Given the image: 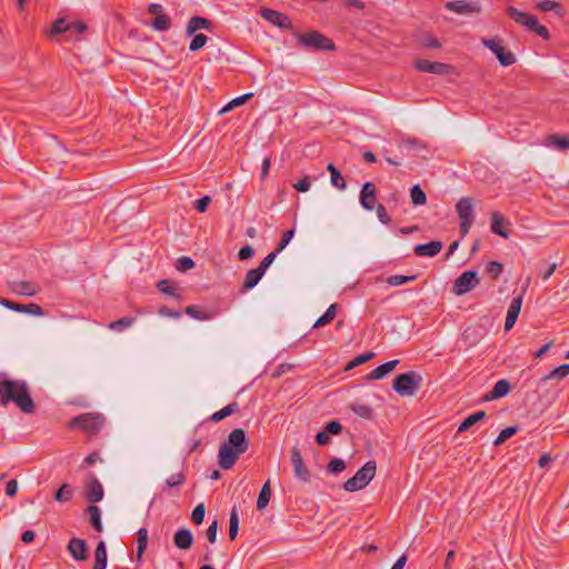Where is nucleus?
<instances>
[{
	"instance_id": "4d7b16f0",
	"label": "nucleus",
	"mask_w": 569,
	"mask_h": 569,
	"mask_svg": "<svg viewBox=\"0 0 569 569\" xmlns=\"http://www.w3.org/2000/svg\"><path fill=\"white\" fill-rule=\"evenodd\" d=\"M184 482H186V476L182 472L173 473L166 480V485L169 488L181 486Z\"/></svg>"
},
{
	"instance_id": "b1692460",
	"label": "nucleus",
	"mask_w": 569,
	"mask_h": 569,
	"mask_svg": "<svg viewBox=\"0 0 569 569\" xmlns=\"http://www.w3.org/2000/svg\"><path fill=\"white\" fill-rule=\"evenodd\" d=\"M12 290L18 295L32 297L39 292L40 287L36 282L16 281L12 283Z\"/></svg>"
},
{
	"instance_id": "338daca9",
	"label": "nucleus",
	"mask_w": 569,
	"mask_h": 569,
	"mask_svg": "<svg viewBox=\"0 0 569 569\" xmlns=\"http://www.w3.org/2000/svg\"><path fill=\"white\" fill-rule=\"evenodd\" d=\"M311 187V181L308 176L300 179L297 183L293 184V188L299 192H307Z\"/></svg>"
},
{
	"instance_id": "c756f323",
	"label": "nucleus",
	"mask_w": 569,
	"mask_h": 569,
	"mask_svg": "<svg viewBox=\"0 0 569 569\" xmlns=\"http://www.w3.org/2000/svg\"><path fill=\"white\" fill-rule=\"evenodd\" d=\"M86 513L89 516V521L97 532H102L103 526L101 522V513L99 507L91 505L86 509Z\"/></svg>"
},
{
	"instance_id": "7ed1b4c3",
	"label": "nucleus",
	"mask_w": 569,
	"mask_h": 569,
	"mask_svg": "<svg viewBox=\"0 0 569 569\" xmlns=\"http://www.w3.org/2000/svg\"><path fill=\"white\" fill-rule=\"evenodd\" d=\"M106 426V417L99 412H87L72 418L69 427L81 429L90 437L97 436Z\"/></svg>"
},
{
	"instance_id": "473e14b6",
	"label": "nucleus",
	"mask_w": 569,
	"mask_h": 569,
	"mask_svg": "<svg viewBox=\"0 0 569 569\" xmlns=\"http://www.w3.org/2000/svg\"><path fill=\"white\" fill-rule=\"evenodd\" d=\"M271 498V487H270V480H267L264 485L262 486L258 500H257V509L263 510L269 505Z\"/></svg>"
},
{
	"instance_id": "49530a36",
	"label": "nucleus",
	"mask_w": 569,
	"mask_h": 569,
	"mask_svg": "<svg viewBox=\"0 0 569 569\" xmlns=\"http://www.w3.org/2000/svg\"><path fill=\"white\" fill-rule=\"evenodd\" d=\"M518 430H519L518 426H510V427L502 429L500 431L499 436L495 439L493 445L495 446L502 445L507 439L515 436L518 432Z\"/></svg>"
},
{
	"instance_id": "39448f33",
	"label": "nucleus",
	"mask_w": 569,
	"mask_h": 569,
	"mask_svg": "<svg viewBox=\"0 0 569 569\" xmlns=\"http://www.w3.org/2000/svg\"><path fill=\"white\" fill-rule=\"evenodd\" d=\"M507 14L517 23L527 27L529 31L537 33L542 39H550V33L548 29L545 26L540 24L535 16L520 11L515 7H508Z\"/></svg>"
},
{
	"instance_id": "4c0bfd02",
	"label": "nucleus",
	"mask_w": 569,
	"mask_h": 569,
	"mask_svg": "<svg viewBox=\"0 0 569 569\" xmlns=\"http://www.w3.org/2000/svg\"><path fill=\"white\" fill-rule=\"evenodd\" d=\"M137 558L138 561L141 560L144 550L148 545V530L146 528H140L137 532Z\"/></svg>"
},
{
	"instance_id": "f8f14e48",
	"label": "nucleus",
	"mask_w": 569,
	"mask_h": 569,
	"mask_svg": "<svg viewBox=\"0 0 569 569\" xmlns=\"http://www.w3.org/2000/svg\"><path fill=\"white\" fill-rule=\"evenodd\" d=\"M290 460L293 467L295 477L298 478L300 481L309 482L311 473L303 462L299 448L296 446L290 451Z\"/></svg>"
},
{
	"instance_id": "c9c22d12",
	"label": "nucleus",
	"mask_w": 569,
	"mask_h": 569,
	"mask_svg": "<svg viewBox=\"0 0 569 569\" xmlns=\"http://www.w3.org/2000/svg\"><path fill=\"white\" fill-rule=\"evenodd\" d=\"M486 417V412L480 410V411H477L470 416H468L459 426L458 428V432L461 433V432H465L467 431L468 429H470L473 425H476L477 422H479L480 420H482L483 418Z\"/></svg>"
},
{
	"instance_id": "c03bdc74",
	"label": "nucleus",
	"mask_w": 569,
	"mask_h": 569,
	"mask_svg": "<svg viewBox=\"0 0 569 569\" xmlns=\"http://www.w3.org/2000/svg\"><path fill=\"white\" fill-rule=\"evenodd\" d=\"M411 201L415 206H421L427 202V196L419 184L410 189Z\"/></svg>"
},
{
	"instance_id": "4be33fe9",
	"label": "nucleus",
	"mask_w": 569,
	"mask_h": 569,
	"mask_svg": "<svg viewBox=\"0 0 569 569\" xmlns=\"http://www.w3.org/2000/svg\"><path fill=\"white\" fill-rule=\"evenodd\" d=\"M192 542L193 536L189 529L181 528L174 533L173 543L177 548L188 550L192 546Z\"/></svg>"
},
{
	"instance_id": "f704fd0d",
	"label": "nucleus",
	"mask_w": 569,
	"mask_h": 569,
	"mask_svg": "<svg viewBox=\"0 0 569 569\" xmlns=\"http://www.w3.org/2000/svg\"><path fill=\"white\" fill-rule=\"evenodd\" d=\"M537 9L543 12L553 11L558 17H562L565 11L559 2L552 0H543L536 4Z\"/></svg>"
},
{
	"instance_id": "a878e982",
	"label": "nucleus",
	"mask_w": 569,
	"mask_h": 569,
	"mask_svg": "<svg viewBox=\"0 0 569 569\" xmlns=\"http://www.w3.org/2000/svg\"><path fill=\"white\" fill-rule=\"evenodd\" d=\"M108 563L107 546L104 541H99L94 550V563L92 569H106Z\"/></svg>"
},
{
	"instance_id": "5701e85b",
	"label": "nucleus",
	"mask_w": 569,
	"mask_h": 569,
	"mask_svg": "<svg viewBox=\"0 0 569 569\" xmlns=\"http://www.w3.org/2000/svg\"><path fill=\"white\" fill-rule=\"evenodd\" d=\"M510 391V382L506 379L498 380L492 390L485 396V400L491 401L507 396Z\"/></svg>"
},
{
	"instance_id": "aec40b11",
	"label": "nucleus",
	"mask_w": 569,
	"mask_h": 569,
	"mask_svg": "<svg viewBox=\"0 0 569 569\" xmlns=\"http://www.w3.org/2000/svg\"><path fill=\"white\" fill-rule=\"evenodd\" d=\"M521 306H522V296L515 297L511 300L508 311H507L506 321H505V330L506 331L510 330L515 326V323L518 319V316L520 313Z\"/></svg>"
},
{
	"instance_id": "f03ea898",
	"label": "nucleus",
	"mask_w": 569,
	"mask_h": 569,
	"mask_svg": "<svg viewBox=\"0 0 569 569\" xmlns=\"http://www.w3.org/2000/svg\"><path fill=\"white\" fill-rule=\"evenodd\" d=\"M249 448L246 432L241 428L233 429L218 451V465L221 469H231L239 457Z\"/></svg>"
},
{
	"instance_id": "603ef678",
	"label": "nucleus",
	"mask_w": 569,
	"mask_h": 569,
	"mask_svg": "<svg viewBox=\"0 0 569 569\" xmlns=\"http://www.w3.org/2000/svg\"><path fill=\"white\" fill-rule=\"evenodd\" d=\"M64 32H70V23L67 22V20H64V19H58L57 21H54L50 33L52 36H54V34H60V33H64Z\"/></svg>"
},
{
	"instance_id": "6e6d98bb",
	"label": "nucleus",
	"mask_w": 569,
	"mask_h": 569,
	"mask_svg": "<svg viewBox=\"0 0 569 569\" xmlns=\"http://www.w3.org/2000/svg\"><path fill=\"white\" fill-rule=\"evenodd\" d=\"M208 41V37L203 33H198L196 34L190 44H189V50L190 51H198L199 49H201Z\"/></svg>"
},
{
	"instance_id": "cd10ccee",
	"label": "nucleus",
	"mask_w": 569,
	"mask_h": 569,
	"mask_svg": "<svg viewBox=\"0 0 569 569\" xmlns=\"http://www.w3.org/2000/svg\"><path fill=\"white\" fill-rule=\"evenodd\" d=\"M569 375V363H563L553 370H551L548 375L540 379L539 386H542L549 380H562Z\"/></svg>"
},
{
	"instance_id": "de8ad7c7",
	"label": "nucleus",
	"mask_w": 569,
	"mask_h": 569,
	"mask_svg": "<svg viewBox=\"0 0 569 569\" xmlns=\"http://www.w3.org/2000/svg\"><path fill=\"white\" fill-rule=\"evenodd\" d=\"M151 26L158 31H167L171 27V20L164 13L158 14V17H156L152 21Z\"/></svg>"
},
{
	"instance_id": "37998d69",
	"label": "nucleus",
	"mask_w": 569,
	"mask_h": 569,
	"mask_svg": "<svg viewBox=\"0 0 569 569\" xmlns=\"http://www.w3.org/2000/svg\"><path fill=\"white\" fill-rule=\"evenodd\" d=\"M73 488L69 483H63L57 490L54 499L59 502L69 501L72 498Z\"/></svg>"
},
{
	"instance_id": "7c9ffc66",
	"label": "nucleus",
	"mask_w": 569,
	"mask_h": 569,
	"mask_svg": "<svg viewBox=\"0 0 569 569\" xmlns=\"http://www.w3.org/2000/svg\"><path fill=\"white\" fill-rule=\"evenodd\" d=\"M263 274L264 273L261 272L259 270V268L249 270L247 272L246 277H244V281H243V284H242V290L247 291V290H250V289L254 288L258 284V282L261 280Z\"/></svg>"
},
{
	"instance_id": "13d9d810",
	"label": "nucleus",
	"mask_w": 569,
	"mask_h": 569,
	"mask_svg": "<svg viewBox=\"0 0 569 569\" xmlns=\"http://www.w3.org/2000/svg\"><path fill=\"white\" fill-rule=\"evenodd\" d=\"M323 431L326 432V435H328L330 437V435L332 436H337L339 433H341L342 431V425L338 421V420H332L330 422H328L325 428H323Z\"/></svg>"
},
{
	"instance_id": "1a4fd4ad",
	"label": "nucleus",
	"mask_w": 569,
	"mask_h": 569,
	"mask_svg": "<svg viewBox=\"0 0 569 569\" xmlns=\"http://www.w3.org/2000/svg\"><path fill=\"white\" fill-rule=\"evenodd\" d=\"M480 283L478 272L475 270H467L462 272L453 282L452 292L456 296H463L471 291Z\"/></svg>"
},
{
	"instance_id": "bf43d9fd",
	"label": "nucleus",
	"mask_w": 569,
	"mask_h": 569,
	"mask_svg": "<svg viewBox=\"0 0 569 569\" xmlns=\"http://www.w3.org/2000/svg\"><path fill=\"white\" fill-rule=\"evenodd\" d=\"M293 236H295V229H290V230H287L286 232H283V234L278 243V247L276 249L277 252L280 253L290 243Z\"/></svg>"
},
{
	"instance_id": "9d476101",
	"label": "nucleus",
	"mask_w": 569,
	"mask_h": 569,
	"mask_svg": "<svg viewBox=\"0 0 569 569\" xmlns=\"http://www.w3.org/2000/svg\"><path fill=\"white\" fill-rule=\"evenodd\" d=\"M482 44L491 50L501 66L509 67L516 62V57L511 51L506 50L498 40L483 38Z\"/></svg>"
},
{
	"instance_id": "58836bf2",
	"label": "nucleus",
	"mask_w": 569,
	"mask_h": 569,
	"mask_svg": "<svg viewBox=\"0 0 569 569\" xmlns=\"http://www.w3.org/2000/svg\"><path fill=\"white\" fill-rule=\"evenodd\" d=\"M349 409L355 412L357 416L363 419H372L373 417V410L368 405L362 403H350Z\"/></svg>"
},
{
	"instance_id": "bb28decb",
	"label": "nucleus",
	"mask_w": 569,
	"mask_h": 569,
	"mask_svg": "<svg viewBox=\"0 0 569 569\" xmlns=\"http://www.w3.org/2000/svg\"><path fill=\"white\" fill-rule=\"evenodd\" d=\"M490 221H491V231L505 239H508L509 238V233L506 229H503V226H505V218L501 213H499L498 211H495L491 213V217H490Z\"/></svg>"
},
{
	"instance_id": "a211bd4d",
	"label": "nucleus",
	"mask_w": 569,
	"mask_h": 569,
	"mask_svg": "<svg viewBox=\"0 0 569 569\" xmlns=\"http://www.w3.org/2000/svg\"><path fill=\"white\" fill-rule=\"evenodd\" d=\"M0 303L2 306H4L6 308H8L10 310L18 311V312L29 313V315L38 316V317L43 315L42 307L37 303L21 305V303H16V302L4 299V298L0 299Z\"/></svg>"
},
{
	"instance_id": "3c124183",
	"label": "nucleus",
	"mask_w": 569,
	"mask_h": 569,
	"mask_svg": "<svg viewBox=\"0 0 569 569\" xmlns=\"http://www.w3.org/2000/svg\"><path fill=\"white\" fill-rule=\"evenodd\" d=\"M486 270L488 272V274L493 279H498L500 277V274L502 273L503 271V264L499 261H490L487 267H486Z\"/></svg>"
},
{
	"instance_id": "a19ab883",
	"label": "nucleus",
	"mask_w": 569,
	"mask_h": 569,
	"mask_svg": "<svg viewBox=\"0 0 569 569\" xmlns=\"http://www.w3.org/2000/svg\"><path fill=\"white\" fill-rule=\"evenodd\" d=\"M184 312L192 317L193 319H197V320H210L213 318V315L212 313H208L206 311H203L200 307L198 306H188L184 310Z\"/></svg>"
},
{
	"instance_id": "412c9836",
	"label": "nucleus",
	"mask_w": 569,
	"mask_h": 569,
	"mask_svg": "<svg viewBox=\"0 0 569 569\" xmlns=\"http://www.w3.org/2000/svg\"><path fill=\"white\" fill-rule=\"evenodd\" d=\"M442 249L441 241H430L428 243H420L415 246L413 252L419 257H435Z\"/></svg>"
},
{
	"instance_id": "0eeeda50",
	"label": "nucleus",
	"mask_w": 569,
	"mask_h": 569,
	"mask_svg": "<svg viewBox=\"0 0 569 569\" xmlns=\"http://www.w3.org/2000/svg\"><path fill=\"white\" fill-rule=\"evenodd\" d=\"M376 462L370 460L367 461L353 477L349 478L343 483V489L349 492H355L360 489H363L375 477L376 475Z\"/></svg>"
},
{
	"instance_id": "72a5a7b5",
	"label": "nucleus",
	"mask_w": 569,
	"mask_h": 569,
	"mask_svg": "<svg viewBox=\"0 0 569 569\" xmlns=\"http://www.w3.org/2000/svg\"><path fill=\"white\" fill-rule=\"evenodd\" d=\"M327 170L330 172L331 184L339 190H345L347 184L340 171L332 163L328 164Z\"/></svg>"
},
{
	"instance_id": "052dcab7",
	"label": "nucleus",
	"mask_w": 569,
	"mask_h": 569,
	"mask_svg": "<svg viewBox=\"0 0 569 569\" xmlns=\"http://www.w3.org/2000/svg\"><path fill=\"white\" fill-rule=\"evenodd\" d=\"M194 267V261L189 257H181L177 260L176 268L179 271H188Z\"/></svg>"
},
{
	"instance_id": "864d4df0",
	"label": "nucleus",
	"mask_w": 569,
	"mask_h": 569,
	"mask_svg": "<svg viewBox=\"0 0 569 569\" xmlns=\"http://www.w3.org/2000/svg\"><path fill=\"white\" fill-rule=\"evenodd\" d=\"M346 469V463L342 459L340 458H332L328 466H327V470L328 472L330 473H340L342 472L343 470Z\"/></svg>"
},
{
	"instance_id": "69168bd1",
	"label": "nucleus",
	"mask_w": 569,
	"mask_h": 569,
	"mask_svg": "<svg viewBox=\"0 0 569 569\" xmlns=\"http://www.w3.org/2000/svg\"><path fill=\"white\" fill-rule=\"evenodd\" d=\"M211 202V197L210 196H203L202 198L198 199L196 202H194V209L199 212H204L207 211L208 209V206L210 204Z\"/></svg>"
},
{
	"instance_id": "e2e57ef3",
	"label": "nucleus",
	"mask_w": 569,
	"mask_h": 569,
	"mask_svg": "<svg viewBox=\"0 0 569 569\" xmlns=\"http://www.w3.org/2000/svg\"><path fill=\"white\" fill-rule=\"evenodd\" d=\"M278 253L279 252H277V250H274V251L270 252L269 254H267L260 262V264L258 267L259 270L264 273L267 271V269L270 267V264L274 261Z\"/></svg>"
},
{
	"instance_id": "a18cd8bd",
	"label": "nucleus",
	"mask_w": 569,
	"mask_h": 569,
	"mask_svg": "<svg viewBox=\"0 0 569 569\" xmlns=\"http://www.w3.org/2000/svg\"><path fill=\"white\" fill-rule=\"evenodd\" d=\"M239 531V516L236 508L231 510L230 519H229V537L231 540H234L238 536Z\"/></svg>"
},
{
	"instance_id": "6e6552de",
	"label": "nucleus",
	"mask_w": 569,
	"mask_h": 569,
	"mask_svg": "<svg viewBox=\"0 0 569 569\" xmlns=\"http://www.w3.org/2000/svg\"><path fill=\"white\" fill-rule=\"evenodd\" d=\"M456 210L460 219V232L462 237L467 236L473 223V202L469 197L461 198L457 204Z\"/></svg>"
},
{
	"instance_id": "dca6fc26",
	"label": "nucleus",
	"mask_w": 569,
	"mask_h": 569,
	"mask_svg": "<svg viewBox=\"0 0 569 569\" xmlns=\"http://www.w3.org/2000/svg\"><path fill=\"white\" fill-rule=\"evenodd\" d=\"M415 67L421 72L435 73V74H447L451 70V66L437 62L429 61L425 59L417 60Z\"/></svg>"
},
{
	"instance_id": "ea45409f",
	"label": "nucleus",
	"mask_w": 569,
	"mask_h": 569,
	"mask_svg": "<svg viewBox=\"0 0 569 569\" xmlns=\"http://www.w3.org/2000/svg\"><path fill=\"white\" fill-rule=\"evenodd\" d=\"M136 322L133 317H123L109 323V329L121 332L124 329L131 327Z\"/></svg>"
},
{
	"instance_id": "5fc2aeb1",
	"label": "nucleus",
	"mask_w": 569,
	"mask_h": 569,
	"mask_svg": "<svg viewBox=\"0 0 569 569\" xmlns=\"http://www.w3.org/2000/svg\"><path fill=\"white\" fill-rule=\"evenodd\" d=\"M206 515V507L203 503H199L194 507L191 513V520L196 525H201L203 522Z\"/></svg>"
},
{
	"instance_id": "393cba45",
	"label": "nucleus",
	"mask_w": 569,
	"mask_h": 569,
	"mask_svg": "<svg viewBox=\"0 0 569 569\" xmlns=\"http://www.w3.org/2000/svg\"><path fill=\"white\" fill-rule=\"evenodd\" d=\"M398 363H399V360H390L388 362H385V363L380 365L379 367H377L376 369H373L367 378L369 380L382 379L388 373H390L392 370H395V368L397 367Z\"/></svg>"
},
{
	"instance_id": "2eb2a0df",
	"label": "nucleus",
	"mask_w": 569,
	"mask_h": 569,
	"mask_svg": "<svg viewBox=\"0 0 569 569\" xmlns=\"http://www.w3.org/2000/svg\"><path fill=\"white\" fill-rule=\"evenodd\" d=\"M377 189L372 182H365L360 190V204L366 210H373L377 206Z\"/></svg>"
},
{
	"instance_id": "774afa93",
	"label": "nucleus",
	"mask_w": 569,
	"mask_h": 569,
	"mask_svg": "<svg viewBox=\"0 0 569 569\" xmlns=\"http://www.w3.org/2000/svg\"><path fill=\"white\" fill-rule=\"evenodd\" d=\"M421 44L423 47L436 48V49L440 48V46H441L440 41L437 38L430 36V34H426V36L422 37Z\"/></svg>"
},
{
	"instance_id": "8fccbe9b",
	"label": "nucleus",
	"mask_w": 569,
	"mask_h": 569,
	"mask_svg": "<svg viewBox=\"0 0 569 569\" xmlns=\"http://www.w3.org/2000/svg\"><path fill=\"white\" fill-rule=\"evenodd\" d=\"M373 357H375V352H372V351H368L363 355H359L347 365L346 370H350L360 365H363V363L368 362L369 360H371Z\"/></svg>"
},
{
	"instance_id": "f257e3e1",
	"label": "nucleus",
	"mask_w": 569,
	"mask_h": 569,
	"mask_svg": "<svg viewBox=\"0 0 569 569\" xmlns=\"http://www.w3.org/2000/svg\"><path fill=\"white\" fill-rule=\"evenodd\" d=\"M13 402L23 413H33L36 405L24 380H12L0 373V403Z\"/></svg>"
},
{
	"instance_id": "2f4dec72",
	"label": "nucleus",
	"mask_w": 569,
	"mask_h": 569,
	"mask_svg": "<svg viewBox=\"0 0 569 569\" xmlns=\"http://www.w3.org/2000/svg\"><path fill=\"white\" fill-rule=\"evenodd\" d=\"M238 409H239V405L237 402H231V403L227 405L226 407H223L222 409H220L219 411L213 412L210 416V420L212 422L217 423V422L226 419L227 417L231 416L232 413L237 412Z\"/></svg>"
},
{
	"instance_id": "f3484780",
	"label": "nucleus",
	"mask_w": 569,
	"mask_h": 569,
	"mask_svg": "<svg viewBox=\"0 0 569 569\" xmlns=\"http://www.w3.org/2000/svg\"><path fill=\"white\" fill-rule=\"evenodd\" d=\"M399 148L407 154L421 156L422 158L427 157L426 154H422V151L428 149V144L418 138L403 139L400 142Z\"/></svg>"
},
{
	"instance_id": "423d86ee",
	"label": "nucleus",
	"mask_w": 569,
	"mask_h": 569,
	"mask_svg": "<svg viewBox=\"0 0 569 569\" xmlns=\"http://www.w3.org/2000/svg\"><path fill=\"white\" fill-rule=\"evenodd\" d=\"M422 377L416 371H409L396 376L393 379V390L400 396H413L421 387Z\"/></svg>"
},
{
	"instance_id": "9b49d317",
	"label": "nucleus",
	"mask_w": 569,
	"mask_h": 569,
	"mask_svg": "<svg viewBox=\"0 0 569 569\" xmlns=\"http://www.w3.org/2000/svg\"><path fill=\"white\" fill-rule=\"evenodd\" d=\"M445 8L458 14H479L482 7L479 1L453 0L445 3Z\"/></svg>"
},
{
	"instance_id": "0e129e2a",
	"label": "nucleus",
	"mask_w": 569,
	"mask_h": 569,
	"mask_svg": "<svg viewBox=\"0 0 569 569\" xmlns=\"http://www.w3.org/2000/svg\"><path fill=\"white\" fill-rule=\"evenodd\" d=\"M375 209L377 212V217L381 223H383V224L391 223V219H390L389 214L387 213L386 208L382 204H380V203L377 204V207Z\"/></svg>"
},
{
	"instance_id": "ddd939ff",
	"label": "nucleus",
	"mask_w": 569,
	"mask_h": 569,
	"mask_svg": "<svg viewBox=\"0 0 569 569\" xmlns=\"http://www.w3.org/2000/svg\"><path fill=\"white\" fill-rule=\"evenodd\" d=\"M261 17L267 20L268 22L272 23L273 26L283 29V30H290L292 29L291 20L287 14L283 12L269 9V8H262L260 10Z\"/></svg>"
},
{
	"instance_id": "e433bc0d",
	"label": "nucleus",
	"mask_w": 569,
	"mask_h": 569,
	"mask_svg": "<svg viewBox=\"0 0 569 569\" xmlns=\"http://www.w3.org/2000/svg\"><path fill=\"white\" fill-rule=\"evenodd\" d=\"M338 307L337 305H330L326 312L317 319V321L313 323L312 328H319L323 327L328 323H330L337 316Z\"/></svg>"
},
{
	"instance_id": "20e7f679",
	"label": "nucleus",
	"mask_w": 569,
	"mask_h": 569,
	"mask_svg": "<svg viewBox=\"0 0 569 569\" xmlns=\"http://www.w3.org/2000/svg\"><path fill=\"white\" fill-rule=\"evenodd\" d=\"M296 39L301 48L313 51H333L335 42L320 33L319 31H309L306 33H297Z\"/></svg>"
},
{
	"instance_id": "6ab92c4d",
	"label": "nucleus",
	"mask_w": 569,
	"mask_h": 569,
	"mask_svg": "<svg viewBox=\"0 0 569 569\" xmlns=\"http://www.w3.org/2000/svg\"><path fill=\"white\" fill-rule=\"evenodd\" d=\"M67 549L72 558L78 561H84L88 558V545L81 538H71Z\"/></svg>"
},
{
	"instance_id": "680f3d73",
	"label": "nucleus",
	"mask_w": 569,
	"mask_h": 569,
	"mask_svg": "<svg viewBox=\"0 0 569 569\" xmlns=\"http://www.w3.org/2000/svg\"><path fill=\"white\" fill-rule=\"evenodd\" d=\"M218 526V520L214 519L206 530V537L210 543H214L217 540Z\"/></svg>"
},
{
	"instance_id": "09e8293b",
	"label": "nucleus",
	"mask_w": 569,
	"mask_h": 569,
	"mask_svg": "<svg viewBox=\"0 0 569 569\" xmlns=\"http://www.w3.org/2000/svg\"><path fill=\"white\" fill-rule=\"evenodd\" d=\"M417 278V274L413 276H402V274H392L387 278V283L392 287H398L405 284L409 281H412Z\"/></svg>"
},
{
	"instance_id": "79ce46f5",
	"label": "nucleus",
	"mask_w": 569,
	"mask_h": 569,
	"mask_svg": "<svg viewBox=\"0 0 569 569\" xmlns=\"http://www.w3.org/2000/svg\"><path fill=\"white\" fill-rule=\"evenodd\" d=\"M547 146H553L559 150H568L569 149V138L559 134H551L547 138Z\"/></svg>"
},
{
	"instance_id": "c85d7f7f",
	"label": "nucleus",
	"mask_w": 569,
	"mask_h": 569,
	"mask_svg": "<svg viewBox=\"0 0 569 569\" xmlns=\"http://www.w3.org/2000/svg\"><path fill=\"white\" fill-rule=\"evenodd\" d=\"M211 27V21L208 20L207 18H203V17H192L190 18V20L188 21V24H187V34L188 36H191L197 30H200V29H210Z\"/></svg>"
},
{
	"instance_id": "4468645a",
	"label": "nucleus",
	"mask_w": 569,
	"mask_h": 569,
	"mask_svg": "<svg viewBox=\"0 0 569 569\" xmlns=\"http://www.w3.org/2000/svg\"><path fill=\"white\" fill-rule=\"evenodd\" d=\"M84 498L91 503H97L103 498V488L101 482L93 475L84 485Z\"/></svg>"
}]
</instances>
